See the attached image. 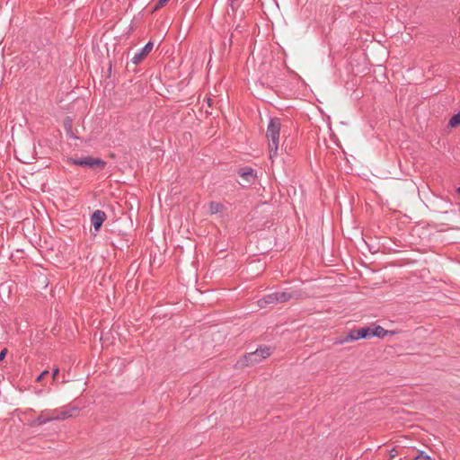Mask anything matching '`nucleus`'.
Masks as SVG:
<instances>
[{"mask_svg": "<svg viewBox=\"0 0 460 460\" xmlns=\"http://www.w3.org/2000/svg\"><path fill=\"white\" fill-rule=\"evenodd\" d=\"M69 163L80 165V166H87L90 168H101L102 169L105 166V162L100 158H93L92 156H85L80 159L69 158Z\"/></svg>", "mask_w": 460, "mask_h": 460, "instance_id": "3", "label": "nucleus"}, {"mask_svg": "<svg viewBox=\"0 0 460 460\" xmlns=\"http://www.w3.org/2000/svg\"><path fill=\"white\" fill-rule=\"evenodd\" d=\"M449 126L452 128H456L460 126V112L454 115L449 120Z\"/></svg>", "mask_w": 460, "mask_h": 460, "instance_id": "14", "label": "nucleus"}, {"mask_svg": "<svg viewBox=\"0 0 460 460\" xmlns=\"http://www.w3.org/2000/svg\"><path fill=\"white\" fill-rule=\"evenodd\" d=\"M221 208H222V206L219 203H217V202L209 203L208 210L211 214L219 212L221 210Z\"/></svg>", "mask_w": 460, "mask_h": 460, "instance_id": "13", "label": "nucleus"}, {"mask_svg": "<svg viewBox=\"0 0 460 460\" xmlns=\"http://www.w3.org/2000/svg\"><path fill=\"white\" fill-rule=\"evenodd\" d=\"M7 354V349H4L1 352H0V361L3 360L4 358V357L6 356Z\"/></svg>", "mask_w": 460, "mask_h": 460, "instance_id": "18", "label": "nucleus"}, {"mask_svg": "<svg viewBox=\"0 0 460 460\" xmlns=\"http://www.w3.org/2000/svg\"><path fill=\"white\" fill-rule=\"evenodd\" d=\"M208 105H211V100L210 99L208 100Z\"/></svg>", "mask_w": 460, "mask_h": 460, "instance_id": "21", "label": "nucleus"}, {"mask_svg": "<svg viewBox=\"0 0 460 460\" xmlns=\"http://www.w3.org/2000/svg\"><path fill=\"white\" fill-rule=\"evenodd\" d=\"M278 304V298L273 294H270L263 298L258 300V306L260 308H266L268 305Z\"/></svg>", "mask_w": 460, "mask_h": 460, "instance_id": "8", "label": "nucleus"}, {"mask_svg": "<svg viewBox=\"0 0 460 460\" xmlns=\"http://www.w3.org/2000/svg\"><path fill=\"white\" fill-rule=\"evenodd\" d=\"M59 369L58 367L54 368L53 374H52V379L56 380L58 375Z\"/></svg>", "mask_w": 460, "mask_h": 460, "instance_id": "19", "label": "nucleus"}, {"mask_svg": "<svg viewBox=\"0 0 460 460\" xmlns=\"http://www.w3.org/2000/svg\"><path fill=\"white\" fill-rule=\"evenodd\" d=\"M388 333H393V332L385 330L381 326H376L373 330L370 329V337L371 336H376V337H379V338H384Z\"/></svg>", "mask_w": 460, "mask_h": 460, "instance_id": "12", "label": "nucleus"}, {"mask_svg": "<svg viewBox=\"0 0 460 460\" xmlns=\"http://www.w3.org/2000/svg\"><path fill=\"white\" fill-rule=\"evenodd\" d=\"M390 455L392 457H394L396 456V451L394 448L391 450Z\"/></svg>", "mask_w": 460, "mask_h": 460, "instance_id": "20", "label": "nucleus"}, {"mask_svg": "<svg viewBox=\"0 0 460 460\" xmlns=\"http://www.w3.org/2000/svg\"><path fill=\"white\" fill-rule=\"evenodd\" d=\"M153 49V43L148 42L141 50L139 53H137L133 58L132 62L135 65H137L142 62V60L151 52Z\"/></svg>", "mask_w": 460, "mask_h": 460, "instance_id": "6", "label": "nucleus"}, {"mask_svg": "<svg viewBox=\"0 0 460 460\" xmlns=\"http://www.w3.org/2000/svg\"><path fill=\"white\" fill-rule=\"evenodd\" d=\"M54 418H52V414L47 413V412H41V414L33 420L31 422V426L35 427L39 426L44 423H47L48 421L53 420Z\"/></svg>", "mask_w": 460, "mask_h": 460, "instance_id": "9", "label": "nucleus"}, {"mask_svg": "<svg viewBox=\"0 0 460 460\" xmlns=\"http://www.w3.org/2000/svg\"><path fill=\"white\" fill-rule=\"evenodd\" d=\"M271 355V349L269 347L260 348L253 352L245 355L236 363V367L243 368L244 367L253 366L261 363Z\"/></svg>", "mask_w": 460, "mask_h": 460, "instance_id": "2", "label": "nucleus"}, {"mask_svg": "<svg viewBox=\"0 0 460 460\" xmlns=\"http://www.w3.org/2000/svg\"><path fill=\"white\" fill-rule=\"evenodd\" d=\"M240 176L245 182H251L255 179V174L252 169L243 168L239 172Z\"/></svg>", "mask_w": 460, "mask_h": 460, "instance_id": "10", "label": "nucleus"}, {"mask_svg": "<svg viewBox=\"0 0 460 460\" xmlns=\"http://www.w3.org/2000/svg\"><path fill=\"white\" fill-rule=\"evenodd\" d=\"M273 295L278 298V303H285L289 301L291 298H299L301 296L298 293L287 291L273 293Z\"/></svg>", "mask_w": 460, "mask_h": 460, "instance_id": "7", "label": "nucleus"}, {"mask_svg": "<svg viewBox=\"0 0 460 460\" xmlns=\"http://www.w3.org/2000/svg\"><path fill=\"white\" fill-rule=\"evenodd\" d=\"M169 0H159L155 10H157L161 7H163Z\"/></svg>", "mask_w": 460, "mask_h": 460, "instance_id": "16", "label": "nucleus"}, {"mask_svg": "<svg viewBox=\"0 0 460 460\" xmlns=\"http://www.w3.org/2000/svg\"><path fill=\"white\" fill-rule=\"evenodd\" d=\"M456 191L460 195V187L456 190Z\"/></svg>", "mask_w": 460, "mask_h": 460, "instance_id": "22", "label": "nucleus"}, {"mask_svg": "<svg viewBox=\"0 0 460 460\" xmlns=\"http://www.w3.org/2000/svg\"><path fill=\"white\" fill-rule=\"evenodd\" d=\"M77 412V409L76 408H74L72 409L71 411H63L59 413H52V418H54V420H66L69 417H72L74 415H75Z\"/></svg>", "mask_w": 460, "mask_h": 460, "instance_id": "11", "label": "nucleus"}, {"mask_svg": "<svg viewBox=\"0 0 460 460\" xmlns=\"http://www.w3.org/2000/svg\"><path fill=\"white\" fill-rule=\"evenodd\" d=\"M370 337V328H360L351 330L345 339L339 341L337 343L342 344L345 342H350L358 341L359 339H366Z\"/></svg>", "mask_w": 460, "mask_h": 460, "instance_id": "4", "label": "nucleus"}, {"mask_svg": "<svg viewBox=\"0 0 460 460\" xmlns=\"http://www.w3.org/2000/svg\"><path fill=\"white\" fill-rule=\"evenodd\" d=\"M49 374V371L48 370H45L43 371L38 377H37V381L38 382H40L44 376H46L47 375Z\"/></svg>", "mask_w": 460, "mask_h": 460, "instance_id": "17", "label": "nucleus"}, {"mask_svg": "<svg viewBox=\"0 0 460 460\" xmlns=\"http://www.w3.org/2000/svg\"><path fill=\"white\" fill-rule=\"evenodd\" d=\"M414 460V459H413Z\"/></svg>", "mask_w": 460, "mask_h": 460, "instance_id": "23", "label": "nucleus"}, {"mask_svg": "<svg viewBox=\"0 0 460 460\" xmlns=\"http://www.w3.org/2000/svg\"><path fill=\"white\" fill-rule=\"evenodd\" d=\"M106 219V214L105 212L102 210H95L93 214L92 215L91 221L94 227L95 231H99L101 228L102 223Z\"/></svg>", "mask_w": 460, "mask_h": 460, "instance_id": "5", "label": "nucleus"}, {"mask_svg": "<svg viewBox=\"0 0 460 460\" xmlns=\"http://www.w3.org/2000/svg\"><path fill=\"white\" fill-rule=\"evenodd\" d=\"M281 127V121L278 118L271 119L267 127L265 136L268 141L269 156L272 162L278 156Z\"/></svg>", "mask_w": 460, "mask_h": 460, "instance_id": "1", "label": "nucleus"}, {"mask_svg": "<svg viewBox=\"0 0 460 460\" xmlns=\"http://www.w3.org/2000/svg\"><path fill=\"white\" fill-rule=\"evenodd\" d=\"M414 460H432L430 456H425L423 453L420 454Z\"/></svg>", "mask_w": 460, "mask_h": 460, "instance_id": "15", "label": "nucleus"}]
</instances>
